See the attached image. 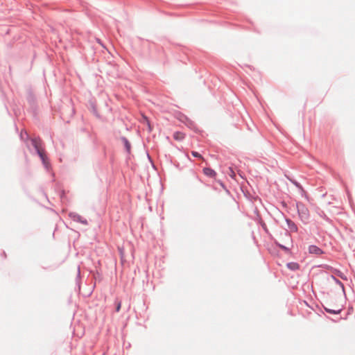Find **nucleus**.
<instances>
[{
    "instance_id": "nucleus-1",
    "label": "nucleus",
    "mask_w": 355,
    "mask_h": 355,
    "mask_svg": "<svg viewBox=\"0 0 355 355\" xmlns=\"http://www.w3.org/2000/svg\"><path fill=\"white\" fill-rule=\"evenodd\" d=\"M32 144L33 145L35 150H37V154L39 155L40 157L42 160L43 163L45 164L46 156H45L44 150L41 147V141L37 139H32Z\"/></svg>"
},
{
    "instance_id": "nucleus-2",
    "label": "nucleus",
    "mask_w": 355,
    "mask_h": 355,
    "mask_svg": "<svg viewBox=\"0 0 355 355\" xmlns=\"http://www.w3.org/2000/svg\"><path fill=\"white\" fill-rule=\"evenodd\" d=\"M309 252L310 254L320 255L323 254V251L316 245H310L309 247Z\"/></svg>"
},
{
    "instance_id": "nucleus-3",
    "label": "nucleus",
    "mask_w": 355,
    "mask_h": 355,
    "mask_svg": "<svg viewBox=\"0 0 355 355\" xmlns=\"http://www.w3.org/2000/svg\"><path fill=\"white\" fill-rule=\"evenodd\" d=\"M203 173L205 175L211 178H214L216 175V173L211 168H205L203 169Z\"/></svg>"
},
{
    "instance_id": "nucleus-4",
    "label": "nucleus",
    "mask_w": 355,
    "mask_h": 355,
    "mask_svg": "<svg viewBox=\"0 0 355 355\" xmlns=\"http://www.w3.org/2000/svg\"><path fill=\"white\" fill-rule=\"evenodd\" d=\"M185 135L182 132H175L173 134V138L176 141H182L184 139Z\"/></svg>"
},
{
    "instance_id": "nucleus-5",
    "label": "nucleus",
    "mask_w": 355,
    "mask_h": 355,
    "mask_svg": "<svg viewBox=\"0 0 355 355\" xmlns=\"http://www.w3.org/2000/svg\"><path fill=\"white\" fill-rule=\"evenodd\" d=\"M142 119H143V122L145 124H146V125L148 126L149 132H151L153 128L151 127V125L150 123V121H149L148 119L146 116H144V115H142Z\"/></svg>"
},
{
    "instance_id": "nucleus-6",
    "label": "nucleus",
    "mask_w": 355,
    "mask_h": 355,
    "mask_svg": "<svg viewBox=\"0 0 355 355\" xmlns=\"http://www.w3.org/2000/svg\"><path fill=\"white\" fill-rule=\"evenodd\" d=\"M142 119H143V122L145 124H146V125L148 126L149 132H151L153 128L151 127V125L150 123V121H149L148 119L146 116H144V115H142Z\"/></svg>"
},
{
    "instance_id": "nucleus-7",
    "label": "nucleus",
    "mask_w": 355,
    "mask_h": 355,
    "mask_svg": "<svg viewBox=\"0 0 355 355\" xmlns=\"http://www.w3.org/2000/svg\"><path fill=\"white\" fill-rule=\"evenodd\" d=\"M142 119H143V122L145 124H146V125L148 126L149 132H151L153 128L151 127V125L150 123V121H149L148 119L146 116H144V115H142Z\"/></svg>"
},
{
    "instance_id": "nucleus-8",
    "label": "nucleus",
    "mask_w": 355,
    "mask_h": 355,
    "mask_svg": "<svg viewBox=\"0 0 355 355\" xmlns=\"http://www.w3.org/2000/svg\"><path fill=\"white\" fill-rule=\"evenodd\" d=\"M288 268L293 270H297L299 268V264L295 262H291L287 264Z\"/></svg>"
},
{
    "instance_id": "nucleus-9",
    "label": "nucleus",
    "mask_w": 355,
    "mask_h": 355,
    "mask_svg": "<svg viewBox=\"0 0 355 355\" xmlns=\"http://www.w3.org/2000/svg\"><path fill=\"white\" fill-rule=\"evenodd\" d=\"M123 144H124V146H125V148L127 152L129 153L130 151V148H131L130 142L125 138H123Z\"/></svg>"
},
{
    "instance_id": "nucleus-10",
    "label": "nucleus",
    "mask_w": 355,
    "mask_h": 355,
    "mask_svg": "<svg viewBox=\"0 0 355 355\" xmlns=\"http://www.w3.org/2000/svg\"><path fill=\"white\" fill-rule=\"evenodd\" d=\"M325 310L328 313H334V314H338L340 312L341 309H335V310H331L330 308H327L326 307L325 308Z\"/></svg>"
},
{
    "instance_id": "nucleus-11",
    "label": "nucleus",
    "mask_w": 355,
    "mask_h": 355,
    "mask_svg": "<svg viewBox=\"0 0 355 355\" xmlns=\"http://www.w3.org/2000/svg\"><path fill=\"white\" fill-rule=\"evenodd\" d=\"M191 154L195 157H198V158H200V159H203V157H202V155L200 154H199L198 152L192 151Z\"/></svg>"
},
{
    "instance_id": "nucleus-12",
    "label": "nucleus",
    "mask_w": 355,
    "mask_h": 355,
    "mask_svg": "<svg viewBox=\"0 0 355 355\" xmlns=\"http://www.w3.org/2000/svg\"><path fill=\"white\" fill-rule=\"evenodd\" d=\"M229 172H228V174L232 178H235V173L234 171H233V169L232 168H229Z\"/></svg>"
},
{
    "instance_id": "nucleus-13",
    "label": "nucleus",
    "mask_w": 355,
    "mask_h": 355,
    "mask_svg": "<svg viewBox=\"0 0 355 355\" xmlns=\"http://www.w3.org/2000/svg\"><path fill=\"white\" fill-rule=\"evenodd\" d=\"M121 306V302H118L117 304H116V312H119L120 311Z\"/></svg>"
},
{
    "instance_id": "nucleus-14",
    "label": "nucleus",
    "mask_w": 355,
    "mask_h": 355,
    "mask_svg": "<svg viewBox=\"0 0 355 355\" xmlns=\"http://www.w3.org/2000/svg\"><path fill=\"white\" fill-rule=\"evenodd\" d=\"M302 214H303V217L304 218H308V211L306 209L304 210V211L302 212Z\"/></svg>"
},
{
    "instance_id": "nucleus-15",
    "label": "nucleus",
    "mask_w": 355,
    "mask_h": 355,
    "mask_svg": "<svg viewBox=\"0 0 355 355\" xmlns=\"http://www.w3.org/2000/svg\"><path fill=\"white\" fill-rule=\"evenodd\" d=\"M338 275L340 276V277L343 278V276L341 275V274H338Z\"/></svg>"
}]
</instances>
